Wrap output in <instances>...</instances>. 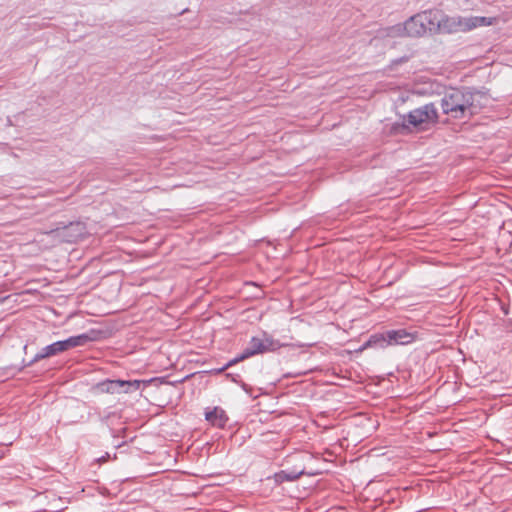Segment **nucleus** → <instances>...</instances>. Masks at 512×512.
Here are the masks:
<instances>
[{
    "mask_svg": "<svg viewBox=\"0 0 512 512\" xmlns=\"http://www.w3.org/2000/svg\"><path fill=\"white\" fill-rule=\"evenodd\" d=\"M489 102L488 96L471 89H450L441 98L442 112L452 119H470Z\"/></svg>",
    "mask_w": 512,
    "mask_h": 512,
    "instance_id": "1",
    "label": "nucleus"
},
{
    "mask_svg": "<svg viewBox=\"0 0 512 512\" xmlns=\"http://www.w3.org/2000/svg\"><path fill=\"white\" fill-rule=\"evenodd\" d=\"M497 23L496 17L483 16H448L441 12L440 32L455 33L468 32L477 27L491 26Z\"/></svg>",
    "mask_w": 512,
    "mask_h": 512,
    "instance_id": "2",
    "label": "nucleus"
},
{
    "mask_svg": "<svg viewBox=\"0 0 512 512\" xmlns=\"http://www.w3.org/2000/svg\"><path fill=\"white\" fill-rule=\"evenodd\" d=\"M439 114L433 103L425 104L402 117L399 126L403 130L426 131L438 123Z\"/></svg>",
    "mask_w": 512,
    "mask_h": 512,
    "instance_id": "3",
    "label": "nucleus"
},
{
    "mask_svg": "<svg viewBox=\"0 0 512 512\" xmlns=\"http://www.w3.org/2000/svg\"><path fill=\"white\" fill-rule=\"evenodd\" d=\"M91 338L87 334H80L71 336L65 340L54 342L50 345L43 347L33 358L31 363L38 362L42 359L58 355L62 352L68 351L72 348L83 346L87 344Z\"/></svg>",
    "mask_w": 512,
    "mask_h": 512,
    "instance_id": "4",
    "label": "nucleus"
},
{
    "mask_svg": "<svg viewBox=\"0 0 512 512\" xmlns=\"http://www.w3.org/2000/svg\"><path fill=\"white\" fill-rule=\"evenodd\" d=\"M280 347V343L271 336L263 333L261 337H252L242 354L228 362L226 367L239 361L252 357L256 354H262L268 351H274Z\"/></svg>",
    "mask_w": 512,
    "mask_h": 512,
    "instance_id": "5",
    "label": "nucleus"
},
{
    "mask_svg": "<svg viewBox=\"0 0 512 512\" xmlns=\"http://www.w3.org/2000/svg\"><path fill=\"white\" fill-rule=\"evenodd\" d=\"M422 14L418 13L410 17L405 23L398 24L390 28L389 35L391 36H410L419 37L425 34L424 21Z\"/></svg>",
    "mask_w": 512,
    "mask_h": 512,
    "instance_id": "6",
    "label": "nucleus"
},
{
    "mask_svg": "<svg viewBox=\"0 0 512 512\" xmlns=\"http://www.w3.org/2000/svg\"><path fill=\"white\" fill-rule=\"evenodd\" d=\"M142 381L140 380H104L97 383L95 388L101 393H131L140 389Z\"/></svg>",
    "mask_w": 512,
    "mask_h": 512,
    "instance_id": "7",
    "label": "nucleus"
},
{
    "mask_svg": "<svg viewBox=\"0 0 512 512\" xmlns=\"http://www.w3.org/2000/svg\"><path fill=\"white\" fill-rule=\"evenodd\" d=\"M385 335L389 345H406L415 340V335L407 332L405 329L390 330Z\"/></svg>",
    "mask_w": 512,
    "mask_h": 512,
    "instance_id": "8",
    "label": "nucleus"
},
{
    "mask_svg": "<svg viewBox=\"0 0 512 512\" xmlns=\"http://www.w3.org/2000/svg\"><path fill=\"white\" fill-rule=\"evenodd\" d=\"M422 18L425 17L424 21V29L425 33H437L440 32V19H441V11L439 10H427L421 12Z\"/></svg>",
    "mask_w": 512,
    "mask_h": 512,
    "instance_id": "9",
    "label": "nucleus"
},
{
    "mask_svg": "<svg viewBox=\"0 0 512 512\" xmlns=\"http://www.w3.org/2000/svg\"><path fill=\"white\" fill-rule=\"evenodd\" d=\"M205 419L218 428H223L228 421L226 412L220 407H214L212 410L206 411Z\"/></svg>",
    "mask_w": 512,
    "mask_h": 512,
    "instance_id": "10",
    "label": "nucleus"
},
{
    "mask_svg": "<svg viewBox=\"0 0 512 512\" xmlns=\"http://www.w3.org/2000/svg\"><path fill=\"white\" fill-rule=\"evenodd\" d=\"M302 474V472L300 473H287L285 471H280L278 473H276L274 475V479H275V482L281 484L283 482H286V481H294L296 479H298L300 477V475Z\"/></svg>",
    "mask_w": 512,
    "mask_h": 512,
    "instance_id": "11",
    "label": "nucleus"
},
{
    "mask_svg": "<svg viewBox=\"0 0 512 512\" xmlns=\"http://www.w3.org/2000/svg\"><path fill=\"white\" fill-rule=\"evenodd\" d=\"M81 224L80 223H71L68 227H65L64 230H74V229H80Z\"/></svg>",
    "mask_w": 512,
    "mask_h": 512,
    "instance_id": "12",
    "label": "nucleus"
},
{
    "mask_svg": "<svg viewBox=\"0 0 512 512\" xmlns=\"http://www.w3.org/2000/svg\"><path fill=\"white\" fill-rule=\"evenodd\" d=\"M54 232H58L59 233V230H50V232H48V234H51V233H54Z\"/></svg>",
    "mask_w": 512,
    "mask_h": 512,
    "instance_id": "13",
    "label": "nucleus"
}]
</instances>
